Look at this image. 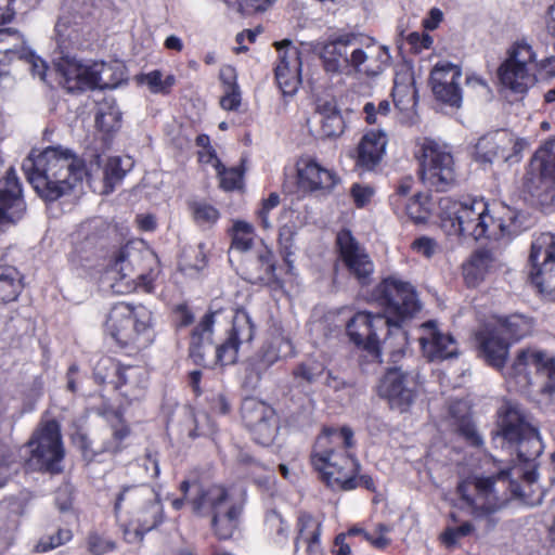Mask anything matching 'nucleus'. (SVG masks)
I'll return each instance as SVG.
<instances>
[{
	"instance_id": "nucleus-49",
	"label": "nucleus",
	"mask_w": 555,
	"mask_h": 555,
	"mask_svg": "<svg viewBox=\"0 0 555 555\" xmlns=\"http://www.w3.org/2000/svg\"><path fill=\"white\" fill-rule=\"evenodd\" d=\"M325 365L317 359H308L300 363L293 372L295 378L314 383L324 373Z\"/></svg>"
},
{
	"instance_id": "nucleus-6",
	"label": "nucleus",
	"mask_w": 555,
	"mask_h": 555,
	"mask_svg": "<svg viewBox=\"0 0 555 555\" xmlns=\"http://www.w3.org/2000/svg\"><path fill=\"white\" fill-rule=\"evenodd\" d=\"M354 446L353 433L348 427L324 429L318 437L311 463L322 479L334 489L352 490L358 487V460L349 453Z\"/></svg>"
},
{
	"instance_id": "nucleus-14",
	"label": "nucleus",
	"mask_w": 555,
	"mask_h": 555,
	"mask_svg": "<svg viewBox=\"0 0 555 555\" xmlns=\"http://www.w3.org/2000/svg\"><path fill=\"white\" fill-rule=\"evenodd\" d=\"M509 474V470H501L495 477H473L460 482L457 493L463 505L475 517H488L501 509L507 498L496 485L505 488Z\"/></svg>"
},
{
	"instance_id": "nucleus-35",
	"label": "nucleus",
	"mask_w": 555,
	"mask_h": 555,
	"mask_svg": "<svg viewBox=\"0 0 555 555\" xmlns=\"http://www.w3.org/2000/svg\"><path fill=\"white\" fill-rule=\"evenodd\" d=\"M321 134L325 138H337L345 131V121L335 100H319L315 106Z\"/></svg>"
},
{
	"instance_id": "nucleus-5",
	"label": "nucleus",
	"mask_w": 555,
	"mask_h": 555,
	"mask_svg": "<svg viewBox=\"0 0 555 555\" xmlns=\"http://www.w3.org/2000/svg\"><path fill=\"white\" fill-rule=\"evenodd\" d=\"M180 490L183 498L172 501L175 509H181L186 502L195 515L210 518V528L216 538L227 540L233 535L238 526L243 506L225 487L204 486L184 480L180 485Z\"/></svg>"
},
{
	"instance_id": "nucleus-53",
	"label": "nucleus",
	"mask_w": 555,
	"mask_h": 555,
	"mask_svg": "<svg viewBox=\"0 0 555 555\" xmlns=\"http://www.w3.org/2000/svg\"><path fill=\"white\" fill-rule=\"evenodd\" d=\"M375 194V188L369 183L357 182L353 183L350 188V196L358 208H364L369 206L372 203Z\"/></svg>"
},
{
	"instance_id": "nucleus-34",
	"label": "nucleus",
	"mask_w": 555,
	"mask_h": 555,
	"mask_svg": "<svg viewBox=\"0 0 555 555\" xmlns=\"http://www.w3.org/2000/svg\"><path fill=\"white\" fill-rule=\"evenodd\" d=\"M81 18L76 15H63L55 25V39L62 50L79 47L87 34Z\"/></svg>"
},
{
	"instance_id": "nucleus-27",
	"label": "nucleus",
	"mask_w": 555,
	"mask_h": 555,
	"mask_svg": "<svg viewBox=\"0 0 555 555\" xmlns=\"http://www.w3.org/2000/svg\"><path fill=\"white\" fill-rule=\"evenodd\" d=\"M25 202L16 171L10 168L5 177L0 179V221L16 222L25 212Z\"/></svg>"
},
{
	"instance_id": "nucleus-59",
	"label": "nucleus",
	"mask_w": 555,
	"mask_h": 555,
	"mask_svg": "<svg viewBox=\"0 0 555 555\" xmlns=\"http://www.w3.org/2000/svg\"><path fill=\"white\" fill-rule=\"evenodd\" d=\"M414 180L412 177L402 178L392 195H390L389 201L395 210H400L404 205L403 198L410 194Z\"/></svg>"
},
{
	"instance_id": "nucleus-62",
	"label": "nucleus",
	"mask_w": 555,
	"mask_h": 555,
	"mask_svg": "<svg viewBox=\"0 0 555 555\" xmlns=\"http://www.w3.org/2000/svg\"><path fill=\"white\" fill-rule=\"evenodd\" d=\"M242 103V94L240 88L223 89V95L220 99V106L224 111H237Z\"/></svg>"
},
{
	"instance_id": "nucleus-43",
	"label": "nucleus",
	"mask_w": 555,
	"mask_h": 555,
	"mask_svg": "<svg viewBox=\"0 0 555 555\" xmlns=\"http://www.w3.org/2000/svg\"><path fill=\"white\" fill-rule=\"evenodd\" d=\"M0 53H4L14 60H23L24 56L28 55V48L17 30L2 28L0 29Z\"/></svg>"
},
{
	"instance_id": "nucleus-42",
	"label": "nucleus",
	"mask_w": 555,
	"mask_h": 555,
	"mask_svg": "<svg viewBox=\"0 0 555 555\" xmlns=\"http://www.w3.org/2000/svg\"><path fill=\"white\" fill-rule=\"evenodd\" d=\"M495 325L509 343L524 338L532 331L531 320L519 314H514L504 320H500Z\"/></svg>"
},
{
	"instance_id": "nucleus-50",
	"label": "nucleus",
	"mask_w": 555,
	"mask_h": 555,
	"mask_svg": "<svg viewBox=\"0 0 555 555\" xmlns=\"http://www.w3.org/2000/svg\"><path fill=\"white\" fill-rule=\"evenodd\" d=\"M220 178V186L224 191L241 190L243 188L244 171L238 167L225 169L222 165L216 170Z\"/></svg>"
},
{
	"instance_id": "nucleus-61",
	"label": "nucleus",
	"mask_w": 555,
	"mask_h": 555,
	"mask_svg": "<svg viewBox=\"0 0 555 555\" xmlns=\"http://www.w3.org/2000/svg\"><path fill=\"white\" fill-rule=\"evenodd\" d=\"M72 537V531L69 529H60L57 533L55 535L50 537L48 541L41 540L37 545V550L39 552H47L53 550L70 541Z\"/></svg>"
},
{
	"instance_id": "nucleus-56",
	"label": "nucleus",
	"mask_w": 555,
	"mask_h": 555,
	"mask_svg": "<svg viewBox=\"0 0 555 555\" xmlns=\"http://www.w3.org/2000/svg\"><path fill=\"white\" fill-rule=\"evenodd\" d=\"M474 526L472 522L466 521L457 527H449L441 534L442 543L448 547L455 546L462 538L473 533Z\"/></svg>"
},
{
	"instance_id": "nucleus-60",
	"label": "nucleus",
	"mask_w": 555,
	"mask_h": 555,
	"mask_svg": "<svg viewBox=\"0 0 555 555\" xmlns=\"http://www.w3.org/2000/svg\"><path fill=\"white\" fill-rule=\"evenodd\" d=\"M276 0H234L233 7L244 14L266 11Z\"/></svg>"
},
{
	"instance_id": "nucleus-23",
	"label": "nucleus",
	"mask_w": 555,
	"mask_h": 555,
	"mask_svg": "<svg viewBox=\"0 0 555 555\" xmlns=\"http://www.w3.org/2000/svg\"><path fill=\"white\" fill-rule=\"evenodd\" d=\"M254 337L255 325L251 318L245 310H236L227 339L216 348V362L220 365L234 364L240 348L250 345Z\"/></svg>"
},
{
	"instance_id": "nucleus-11",
	"label": "nucleus",
	"mask_w": 555,
	"mask_h": 555,
	"mask_svg": "<svg viewBox=\"0 0 555 555\" xmlns=\"http://www.w3.org/2000/svg\"><path fill=\"white\" fill-rule=\"evenodd\" d=\"M111 271L119 276L113 285L116 292H151L158 275V260L142 242H129L115 255Z\"/></svg>"
},
{
	"instance_id": "nucleus-10",
	"label": "nucleus",
	"mask_w": 555,
	"mask_h": 555,
	"mask_svg": "<svg viewBox=\"0 0 555 555\" xmlns=\"http://www.w3.org/2000/svg\"><path fill=\"white\" fill-rule=\"evenodd\" d=\"M538 76L542 78L555 76V56L538 62L537 53L528 41L514 42L499 67L501 83L514 92L524 93L534 86Z\"/></svg>"
},
{
	"instance_id": "nucleus-22",
	"label": "nucleus",
	"mask_w": 555,
	"mask_h": 555,
	"mask_svg": "<svg viewBox=\"0 0 555 555\" xmlns=\"http://www.w3.org/2000/svg\"><path fill=\"white\" fill-rule=\"evenodd\" d=\"M462 68L448 61L438 62L430 72L429 83L437 101L459 108L463 94L460 87Z\"/></svg>"
},
{
	"instance_id": "nucleus-4",
	"label": "nucleus",
	"mask_w": 555,
	"mask_h": 555,
	"mask_svg": "<svg viewBox=\"0 0 555 555\" xmlns=\"http://www.w3.org/2000/svg\"><path fill=\"white\" fill-rule=\"evenodd\" d=\"M320 59L324 72L340 80L357 76L375 77L390 62L387 47L372 40L361 44L354 35H340L323 44Z\"/></svg>"
},
{
	"instance_id": "nucleus-63",
	"label": "nucleus",
	"mask_w": 555,
	"mask_h": 555,
	"mask_svg": "<svg viewBox=\"0 0 555 555\" xmlns=\"http://www.w3.org/2000/svg\"><path fill=\"white\" fill-rule=\"evenodd\" d=\"M23 59L29 64L33 76L37 77L41 81H46L48 70L47 63L41 57L35 55L29 49L28 55Z\"/></svg>"
},
{
	"instance_id": "nucleus-7",
	"label": "nucleus",
	"mask_w": 555,
	"mask_h": 555,
	"mask_svg": "<svg viewBox=\"0 0 555 555\" xmlns=\"http://www.w3.org/2000/svg\"><path fill=\"white\" fill-rule=\"evenodd\" d=\"M115 515L128 543H139L164 521L159 492L149 485L122 487L114 504Z\"/></svg>"
},
{
	"instance_id": "nucleus-40",
	"label": "nucleus",
	"mask_w": 555,
	"mask_h": 555,
	"mask_svg": "<svg viewBox=\"0 0 555 555\" xmlns=\"http://www.w3.org/2000/svg\"><path fill=\"white\" fill-rule=\"evenodd\" d=\"M121 113L112 99H105L98 105L95 125L104 133H111L119 129Z\"/></svg>"
},
{
	"instance_id": "nucleus-64",
	"label": "nucleus",
	"mask_w": 555,
	"mask_h": 555,
	"mask_svg": "<svg viewBox=\"0 0 555 555\" xmlns=\"http://www.w3.org/2000/svg\"><path fill=\"white\" fill-rule=\"evenodd\" d=\"M89 550L95 555H102L113 550L114 544L98 534H92L88 540Z\"/></svg>"
},
{
	"instance_id": "nucleus-51",
	"label": "nucleus",
	"mask_w": 555,
	"mask_h": 555,
	"mask_svg": "<svg viewBox=\"0 0 555 555\" xmlns=\"http://www.w3.org/2000/svg\"><path fill=\"white\" fill-rule=\"evenodd\" d=\"M280 204V195L275 192L270 193L267 198H263L260 206L256 209L255 215L260 225L264 230L272 229V222L270 220L271 211L276 208Z\"/></svg>"
},
{
	"instance_id": "nucleus-2",
	"label": "nucleus",
	"mask_w": 555,
	"mask_h": 555,
	"mask_svg": "<svg viewBox=\"0 0 555 555\" xmlns=\"http://www.w3.org/2000/svg\"><path fill=\"white\" fill-rule=\"evenodd\" d=\"M372 299L384 312L359 311L347 323L350 340L382 362L384 350L401 352L406 344L402 323L420 311L421 305L412 284L397 276L384 279L373 291Z\"/></svg>"
},
{
	"instance_id": "nucleus-30",
	"label": "nucleus",
	"mask_w": 555,
	"mask_h": 555,
	"mask_svg": "<svg viewBox=\"0 0 555 555\" xmlns=\"http://www.w3.org/2000/svg\"><path fill=\"white\" fill-rule=\"evenodd\" d=\"M321 533L322 519L300 512L296 522L293 555H298L301 545H305L306 555H323Z\"/></svg>"
},
{
	"instance_id": "nucleus-37",
	"label": "nucleus",
	"mask_w": 555,
	"mask_h": 555,
	"mask_svg": "<svg viewBox=\"0 0 555 555\" xmlns=\"http://www.w3.org/2000/svg\"><path fill=\"white\" fill-rule=\"evenodd\" d=\"M530 170L532 173L537 172L542 181L555 183V138L546 141L535 152Z\"/></svg>"
},
{
	"instance_id": "nucleus-39",
	"label": "nucleus",
	"mask_w": 555,
	"mask_h": 555,
	"mask_svg": "<svg viewBox=\"0 0 555 555\" xmlns=\"http://www.w3.org/2000/svg\"><path fill=\"white\" fill-rule=\"evenodd\" d=\"M264 532L272 545L285 547L289 541L291 526L280 513L271 511L264 518Z\"/></svg>"
},
{
	"instance_id": "nucleus-15",
	"label": "nucleus",
	"mask_w": 555,
	"mask_h": 555,
	"mask_svg": "<svg viewBox=\"0 0 555 555\" xmlns=\"http://www.w3.org/2000/svg\"><path fill=\"white\" fill-rule=\"evenodd\" d=\"M421 180L436 191H446L455 180L452 154L435 141L424 139L418 144Z\"/></svg>"
},
{
	"instance_id": "nucleus-57",
	"label": "nucleus",
	"mask_w": 555,
	"mask_h": 555,
	"mask_svg": "<svg viewBox=\"0 0 555 555\" xmlns=\"http://www.w3.org/2000/svg\"><path fill=\"white\" fill-rule=\"evenodd\" d=\"M390 532L391 528L389 526L378 524L372 532H364V539L375 548L384 550L391 543L388 537Z\"/></svg>"
},
{
	"instance_id": "nucleus-33",
	"label": "nucleus",
	"mask_w": 555,
	"mask_h": 555,
	"mask_svg": "<svg viewBox=\"0 0 555 555\" xmlns=\"http://www.w3.org/2000/svg\"><path fill=\"white\" fill-rule=\"evenodd\" d=\"M103 366L112 365L117 376V387L121 390L125 397L130 399H138L142 396L143 388L146 384V372L140 366H120L113 364L111 359L102 361Z\"/></svg>"
},
{
	"instance_id": "nucleus-9",
	"label": "nucleus",
	"mask_w": 555,
	"mask_h": 555,
	"mask_svg": "<svg viewBox=\"0 0 555 555\" xmlns=\"http://www.w3.org/2000/svg\"><path fill=\"white\" fill-rule=\"evenodd\" d=\"M502 374L507 387L515 391L529 393L533 387L548 395L555 391V358L537 347L518 350Z\"/></svg>"
},
{
	"instance_id": "nucleus-3",
	"label": "nucleus",
	"mask_w": 555,
	"mask_h": 555,
	"mask_svg": "<svg viewBox=\"0 0 555 555\" xmlns=\"http://www.w3.org/2000/svg\"><path fill=\"white\" fill-rule=\"evenodd\" d=\"M521 217L509 207H503V212L496 216L490 209L489 203L480 197H442L439 201L442 231L448 236L462 240L511 237L521 230Z\"/></svg>"
},
{
	"instance_id": "nucleus-36",
	"label": "nucleus",
	"mask_w": 555,
	"mask_h": 555,
	"mask_svg": "<svg viewBox=\"0 0 555 555\" xmlns=\"http://www.w3.org/2000/svg\"><path fill=\"white\" fill-rule=\"evenodd\" d=\"M216 313H207L193 330L190 341V357L197 365H206L205 353L212 337Z\"/></svg>"
},
{
	"instance_id": "nucleus-17",
	"label": "nucleus",
	"mask_w": 555,
	"mask_h": 555,
	"mask_svg": "<svg viewBox=\"0 0 555 555\" xmlns=\"http://www.w3.org/2000/svg\"><path fill=\"white\" fill-rule=\"evenodd\" d=\"M377 393L385 399L391 410L406 412L417 397L415 377L401 367H390L377 384Z\"/></svg>"
},
{
	"instance_id": "nucleus-18",
	"label": "nucleus",
	"mask_w": 555,
	"mask_h": 555,
	"mask_svg": "<svg viewBox=\"0 0 555 555\" xmlns=\"http://www.w3.org/2000/svg\"><path fill=\"white\" fill-rule=\"evenodd\" d=\"M241 416L257 443L269 446L273 442L279 430V418L271 405L254 397L245 398Z\"/></svg>"
},
{
	"instance_id": "nucleus-25",
	"label": "nucleus",
	"mask_w": 555,
	"mask_h": 555,
	"mask_svg": "<svg viewBox=\"0 0 555 555\" xmlns=\"http://www.w3.org/2000/svg\"><path fill=\"white\" fill-rule=\"evenodd\" d=\"M422 332L420 343L429 361H442L457 356V343L450 334L439 331L436 322L424 323Z\"/></svg>"
},
{
	"instance_id": "nucleus-29",
	"label": "nucleus",
	"mask_w": 555,
	"mask_h": 555,
	"mask_svg": "<svg viewBox=\"0 0 555 555\" xmlns=\"http://www.w3.org/2000/svg\"><path fill=\"white\" fill-rule=\"evenodd\" d=\"M388 137L384 130L366 131L357 146L356 166L365 171L374 170L386 154Z\"/></svg>"
},
{
	"instance_id": "nucleus-12",
	"label": "nucleus",
	"mask_w": 555,
	"mask_h": 555,
	"mask_svg": "<svg viewBox=\"0 0 555 555\" xmlns=\"http://www.w3.org/2000/svg\"><path fill=\"white\" fill-rule=\"evenodd\" d=\"M498 436L511 449H515L522 462L534 461L543 451V442L537 427L516 403L505 402L499 411Z\"/></svg>"
},
{
	"instance_id": "nucleus-26",
	"label": "nucleus",
	"mask_w": 555,
	"mask_h": 555,
	"mask_svg": "<svg viewBox=\"0 0 555 555\" xmlns=\"http://www.w3.org/2000/svg\"><path fill=\"white\" fill-rule=\"evenodd\" d=\"M476 341L483 359L502 371L508 356L511 343L495 324H487L476 333Z\"/></svg>"
},
{
	"instance_id": "nucleus-44",
	"label": "nucleus",
	"mask_w": 555,
	"mask_h": 555,
	"mask_svg": "<svg viewBox=\"0 0 555 555\" xmlns=\"http://www.w3.org/2000/svg\"><path fill=\"white\" fill-rule=\"evenodd\" d=\"M179 266L180 270L189 275L203 270L206 266L205 245L201 243L197 246L186 247L182 253Z\"/></svg>"
},
{
	"instance_id": "nucleus-47",
	"label": "nucleus",
	"mask_w": 555,
	"mask_h": 555,
	"mask_svg": "<svg viewBox=\"0 0 555 555\" xmlns=\"http://www.w3.org/2000/svg\"><path fill=\"white\" fill-rule=\"evenodd\" d=\"M141 82L146 85L153 93H168L176 83V77L172 74L164 75L155 69L142 76Z\"/></svg>"
},
{
	"instance_id": "nucleus-13",
	"label": "nucleus",
	"mask_w": 555,
	"mask_h": 555,
	"mask_svg": "<svg viewBox=\"0 0 555 555\" xmlns=\"http://www.w3.org/2000/svg\"><path fill=\"white\" fill-rule=\"evenodd\" d=\"M55 70L60 75V83L68 91H82L87 89L115 88L121 79L111 64L104 62L82 63L69 56H63L55 63Z\"/></svg>"
},
{
	"instance_id": "nucleus-28",
	"label": "nucleus",
	"mask_w": 555,
	"mask_h": 555,
	"mask_svg": "<svg viewBox=\"0 0 555 555\" xmlns=\"http://www.w3.org/2000/svg\"><path fill=\"white\" fill-rule=\"evenodd\" d=\"M298 185L305 191L332 190L339 181L337 175L312 157L297 162Z\"/></svg>"
},
{
	"instance_id": "nucleus-52",
	"label": "nucleus",
	"mask_w": 555,
	"mask_h": 555,
	"mask_svg": "<svg viewBox=\"0 0 555 555\" xmlns=\"http://www.w3.org/2000/svg\"><path fill=\"white\" fill-rule=\"evenodd\" d=\"M129 428L122 422L113 427L112 437L104 442V451L117 454L126 448V439L129 437Z\"/></svg>"
},
{
	"instance_id": "nucleus-24",
	"label": "nucleus",
	"mask_w": 555,
	"mask_h": 555,
	"mask_svg": "<svg viewBox=\"0 0 555 555\" xmlns=\"http://www.w3.org/2000/svg\"><path fill=\"white\" fill-rule=\"evenodd\" d=\"M336 242L340 259L349 273L360 284H369L374 273V263L365 248L358 243L349 230L338 232Z\"/></svg>"
},
{
	"instance_id": "nucleus-1",
	"label": "nucleus",
	"mask_w": 555,
	"mask_h": 555,
	"mask_svg": "<svg viewBox=\"0 0 555 555\" xmlns=\"http://www.w3.org/2000/svg\"><path fill=\"white\" fill-rule=\"evenodd\" d=\"M132 167L129 157H108L105 162L93 155L86 165L72 150L56 145L48 146L38 155L31 153L22 165L28 182L46 201H55L78 188L86 178L90 185L103 181L101 193L113 192Z\"/></svg>"
},
{
	"instance_id": "nucleus-16",
	"label": "nucleus",
	"mask_w": 555,
	"mask_h": 555,
	"mask_svg": "<svg viewBox=\"0 0 555 555\" xmlns=\"http://www.w3.org/2000/svg\"><path fill=\"white\" fill-rule=\"evenodd\" d=\"M529 278L538 291L555 301V235L539 234L531 244Z\"/></svg>"
},
{
	"instance_id": "nucleus-8",
	"label": "nucleus",
	"mask_w": 555,
	"mask_h": 555,
	"mask_svg": "<svg viewBox=\"0 0 555 555\" xmlns=\"http://www.w3.org/2000/svg\"><path fill=\"white\" fill-rule=\"evenodd\" d=\"M104 328L117 346L129 356L147 349L156 336L152 311L145 306L124 301L111 308Z\"/></svg>"
},
{
	"instance_id": "nucleus-46",
	"label": "nucleus",
	"mask_w": 555,
	"mask_h": 555,
	"mask_svg": "<svg viewBox=\"0 0 555 555\" xmlns=\"http://www.w3.org/2000/svg\"><path fill=\"white\" fill-rule=\"evenodd\" d=\"M254 241L253 224L236 220L232 227V249L237 251H247L251 248Z\"/></svg>"
},
{
	"instance_id": "nucleus-21",
	"label": "nucleus",
	"mask_w": 555,
	"mask_h": 555,
	"mask_svg": "<svg viewBox=\"0 0 555 555\" xmlns=\"http://www.w3.org/2000/svg\"><path fill=\"white\" fill-rule=\"evenodd\" d=\"M275 80L284 95H294L301 85V52L291 40L275 41Z\"/></svg>"
},
{
	"instance_id": "nucleus-38",
	"label": "nucleus",
	"mask_w": 555,
	"mask_h": 555,
	"mask_svg": "<svg viewBox=\"0 0 555 555\" xmlns=\"http://www.w3.org/2000/svg\"><path fill=\"white\" fill-rule=\"evenodd\" d=\"M493 259L489 251L478 250L463 264V278L467 286L479 285L492 268Z\"/></svg>"
},
{
	"instance_id": "nucleus-45",
	"label": "nucleus",
	"mask_w": 555,
	"mask_h": 555,
	"mask_svg": "<svg viewBox=\"0 0 555 555\" xmlns=\"http://www.w3.org/2000/svg\"><path fill=\"white\" fill-rule=\"evenodd\" d=\"M433 209L430 197L427 194L417 193L405 204V212L414 222H425Z\"/></svg>"
},
{
	"instance_id": "nucleus-32",
	"label": "nucleus",
	"mask_w": 555,
	"mask_h": 555,
	"mask_svg": "<svg viewBox=\"0 0 555 555\" xmlns=\"http://www.w3.org/2000/svg\"><path fill=\"white\" fill-rule=\"evenodd\" d=\"M392 98L396 108L402 114V121L415 122L417 92L412 73L405 70L396 75Z\"/></svg>"
},
{
	"instance_id": "nucleus-54",
	"label": "nucleus",
	"mask_w": 555,
	"mask_h": 555,
	"mask_svg": "<svg viewBox=\"0 0 555 555\" xmlns=\"http://www.w3.org/2000/svg\"><path fill=\"white\" fill-rule=\"evenodd\" d=\"M192 214L195 222L199 225H211L220 217L219 211L207 203H194Z\"/></svg>"
},
{
	"instance_id": "nucleus-58",
	"label": "nucleus",
	"mask_w": 555,
	"mask_h": 555,
	"mask_svg": "<svg viewBox=\"0 0 555 555\" xmlns=\"http://www.w3.org/2000/svg\"><path fill=\"white\" fill-rule=\"evenodd\" d=\"M406 43L414 53L429 50L434 44V38L427 33L412 31L405 37Z\"/></svg>"
},
{
	"instance_id": "nucleus-55",
	"label": "nucleus",
	"mask_w": 555,
	"mask_h": 555,
	"mask_svg": "<svg viewBox=\"0 0 555 555\" xmlns=\"http://www.w3.org/2000/svg\"><path fill=\"white\" fill-rule=\"evenodd\" d=\"M411 249L413 253L427 259L433 258L434 256L441 251V247L438 244V242L435 238L426 235L416 237L411 243Z\"/></svg>"
},
{
	"instance_id": "nucleus-48",
	"label": "nucleus",
	"mask_w": 555,
	"mask_h": 555,
	"mask_svg": "<svg viewBox=\"0 0 555 555\" xmlns=\"http://www.w3.org/2000/svg\"><path fill=\"white\" fill-rule=\"evenodd\" d=\"M294 235H295V231L289 225H283L280 229L279 243H280V247H281V253L283 255L284 262L287 266V272L292 275H294V270H295L294 259H293Z\"/></svg>"
},
{
	"instance_id": "nucleus-41",
	"label": "nucleus",
	"mask_w": 555,
	"mask_h": 555,
	"mask_svg": "<svg viewBox=\"0 0 555 555\" xmlns=\"http://www.w3.org/2000/svg\"><path fill=\"white\" fill-rule=\"evenodd\" d=\"M22 288L20 272L14 267H0V301L9 302L15 300Z\"/></svg>"
},
{
	"instance_id": "nucleus-31",
	"label": "nucleus",
	"mask_w": 555,
	"mask_h": 555,
	"mask_svg": "<svg viewBox=\"0 0 555 555\" xmlns=\"http://www.w3.org/2000/svg\"><path fill=\"white\" fill-rule=\"evenodd\" d=\"M293 354L292 341L284 336H276L266 343L250 359L249 370L259 380L261 376L279 360Z\"/></svg>"
},
{
	"instance_id": "nucleus-20",
	"label": "nucleus",
	"mask_w": 555,
	"mask_h": 555,
	"mask_svg": "<svg viewBox=\"0 0 555 555\" xmlns=\"http://www.w3.org/2000/svg\"><path fill=\"white\" fill-rule=\"evenodd\" d=\"M526 141L513 133L500 130L487 134L475 145V159L480 164H492L495 160L518 162Z\"/></svg>"
},
{
	"instance_id": "nucleus-19",
	"label": "nucleus",
	"mask_w": 555,
	"mask_h": 555,
	"mask_svg": "<svg viewBox=\"0 0 555 555\" xmlns=\"http://www.w3.org/2000/svg\"><path fill=\"white\" fill-rule=\"evenodd\" d=\"M28 447L31 457L41 468L57 470V464L64 457L60 425L55 421L42 423L34 433Z\"/></svg>"
}]
</instances>
